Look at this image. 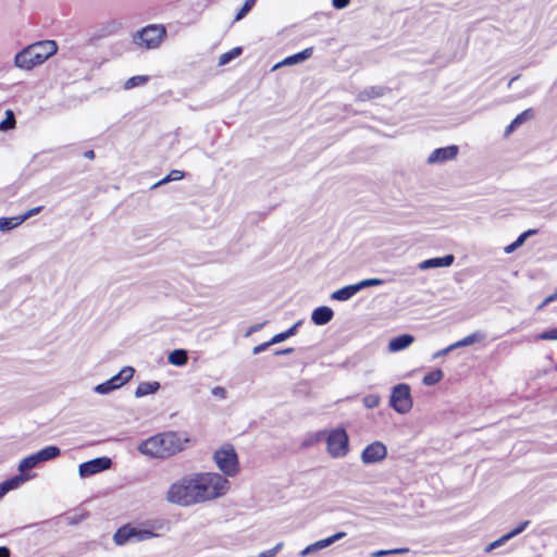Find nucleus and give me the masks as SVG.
I'll list each match as a JSON object with an SVG mask.
<instances>
[{"mask_svg": "<svg viewBox=\"0 0 557 557\" xmlns=\"http://www.w3.org/2000/svg\"><path fill=\"white\" fill-rule=\"evenodd\" d=\"M165 499L180 507L201 504L196 472L186 473L174 481L166 491Z\"/></svg>", "mask_w": 557, "mask_h": 557, "instance_id": "nucleus-1", "label": "nucleus"}, {"mask_svg": "<svg viewBox=\"0 0 557 557\" xmlns=\"http://www.w3.org/2000/svg\"><path fill=\"white\" fill-rule=\"evenodd\" d=\"M57 50L54 40L34 42L15 54L14 65L21 70L30 71L52 57Z\"/></svg>", "mask_w": 557, "mask_h": 557, "instance_id": "nucleus-2", "label": "nucleus"}, {"mask_svg": "<svg viewBox=\"0 0 557 557\" xmlns=\"http://www.w3.org/2000/svg\"><path fill=\"white\" fill-rule=\"evenodd\" d=\"M201 504L224 497L231 490L228 479L218 472H196Z\"/></svg>", "mask_w": 557, "mask_h": 557, "instance_id": "nucleus-3", "label": "nucleus"}, {"mask_svg": "<svg viewBox=\"0 0 557 557\" xmlns=\"http://www.w3.org/2000/svg\"><path fill=\"white\" fill-rule=\"evenodd\" d=\"M213 460L222 475L233 478L239 472L237 454L232 445H223L213 454Z\"/></svg>", "mask_w": 557, "mask_h": 557, "instance_id": "nucleus-4", "label": "nucleus"}, {"mask_svg": "<svg viewBox=\"0 0 557 557\" xmlns=\"http://www.w3.org/2000/svg\"><path fill=\"white\" fill-rule=\"evenodd\" d=\"M327 453L333 458H343L349 450V438L344 429H334L326 437Z\"/></svg>", "mask_w": 557, "mask_h": 557, "instance_id": "nucleus-5", "label": "nucleus"}, {"mask_svg": "<svg viewBox=\"0 0 557 557\" xmlns=\"http://www.w3.org/2000/svg\"><path fill=\"white\" fill-rule=\"evenodd\" d=\"M161 434L163 437V445L168 457L183 451L191 444V438L186 432L170 431Z\"/></svg>", "mask_w": 557, "mask_h": 557, "instance_id": "nucleus-6", "label": "nucleus"}, {"mask_svg": "<svg viewBox=\"0 0 557 557\" xmlns=\"http://www.w3.org/2000/svg\"><path fill=\"white\" fill-rule=\"evenodd\" d=\"M382 284H384V281L382 278H366L356 284L347 285L333 292L331 294V299L337 301H347L363 288L380 286Z\"/></svg>", "mask_w": 557, "mask_h": 557, "instance_id": "nucleus-7", "label": "nucleus"}, {"mask_svg": "<svg viewBox=\"0 0 557 557\" xmlns=\"http://www.w3.org/2000/svg\"><path fill=\"white\" fill-rule=\"evenodd\" d=\"M389 404L398 413H407L412 408L410 387L407 384L396 385L391 395Z\"/></svg>", "mask_w": 557, "mask_h": 557, "instance_id": "nucleus-8", "label": "nucleus"}, {"mask_svg": "<svg viewBox=\"0 0 557 557\" xmlns=\"http://www.w3.org/2000/svg\"><path fill=\"white\" fill-rule=\"evenodd\" d=\"M163 443V437L160 433L141 442L138 446V450L148 457L166 458L168 456Z\"/></svg>", "mask_w": 557, "mask_h": 557, "instance_id": "nucleus-9", "label": "nucleus"}, {"mask_svg": "<svg viewBox=\"0 0 557 557\" xmlns=\"http://www.w3.org/2000/svg\"><path fill=\"white\" fill-rule=\"evenodd\" d=\"M162 44V37H127L125 42L128 51L133 53H144L151 49H157Z\"/></svg>", "mask_w": 557, "mask_h": 557, "instance_id": "nucleus-10", "label": "nucleus"}, {"mask_svg": "<svg viewBox=\"0 0 557 557\" xmlns=\"http://www.w3.org/2000/svg\"><path fill=\"white\" fill-rule=\"evenodd\" d=\"M386 456V446L382 442L375 441L363 448L360 458L364 465H372L384 460Z\"/></svg>", "mask_w": 557, "mask_h": 557, "instance_id": "nucleus-11", "label": "nucleus"}, {"mask_svg": "<svg viewBox=\"0 0 557 557\" xmlns=\"http://www.w3.org/2000/svg\"><path fill=\"white\" fill-rule=\"evenodd\" d=\"M112 461L108 457H99L83 462L78 467V473L82 478H88L101 471L110 469Z\"/></svg>", "mask_w": 557, "mask_h": 557, "instance_id": "nucleus-12", "label": "nucleus"}, {"mask_svg": "<svg viewBox=\"0 0 557 557\" xmlns=\"http://www.w3.org/2000/svg\"><path fill=\"white\" fill-rule=\"evenodd\" d=\"M458 154V147L455 145L437 148L435 149L429 157H428V163L429 164H435V163H443L449 160H453Z\"/></svg>", "mask_w": 557, "mask_h": 557, "instance_id": "nucleus-13", "label": "nucleus"}, {"mask_svg": "<svg viewBox=\"0 0 557 557\" xmlns=\"http://www.w3.org/2000/svg\"><path fill=\"white\" fill-rule=\"evenodd\" d=\"M346 536V533L341 531V532H337L326 539H323V540H320L313 544H310L308 545L306 548H304L300 553L301 556H307V555H310L312 553H315L320 549H323V548H326L327 546L332 545L333 543H335L336 541H339L342 540L343 537Z\"/></svg>", "mask_w": 557, "mask_h": 557, "instance_id": "nucleus-14", "label": "nucleus"}, {"mask_svg": "<svg viewBox=\"0 0 557 557\" xmlns=\"http://www.w3.org/2000/svg\"><path fill=\"white\" fill-rule=\"evenodd\" d=\"M311 54H312V48H307L298 53L286 57L281 62L274 64L272 66L271 71H276L282 66H292L295 64H299V63L306 61L307 59H309L311 57Z\"/></svg>", "mask_w": 557, "mask_h": 557, "instance_id": "nucleus-15", "label": "nucleus"}, {"mask_svg": "<svg viewBox=\"0 0 557 557\" xmlns=\"http://www.w3.org/2000/svg\"><path fill=\"white\" fill-rule=\"evenodd\" d=\"M455 257L453 255H446L444 257H436L423 260L419 263L418 268L422 271L434 269V268H447L454 263Z\"/></svg>", "mask_w": 557, "mask_h": 557, "instance_id": "nucleus-16", "label": "nucleus"}, {"mask_svg": "<svg viewBox=\"0 0 557 557\" xmlns=\"http://www.w3.org/2000/svg\"><path fill=\"white\" fill-rule=\"evenodd\" d=\"M32 478L33 475L30 474H17L7 481H3L0 483V498H2L8 492L17 488Z\"/></svg>", "mask_w": 557, "mask_h": 557, "instance_id": "nucleus-17", "label": "nucleus"}, {"mask_svg": "<svg viewBox=\"0 0 557 557\" xmlns=\"http://www.w3.org/2000/svg\"><path fill=\"white\" fill-rule=\"evenodd\" d=\"M135 369L131 366H125L119 371V373H116L109 380L113 384V387L119 389L125 384H127L133 379Z\"/></svg>", "mask_w": 557, "mask_h": 557, "instance_id": "nucleus-18", "label": "nucleus"}, {"mask_svg": "<svg viewBox=\"0 0 557 557\" xmlns=\"http://www.w3.org/2000/svg\"><path fill=\"white\" fill-rule=\"evenodd\" d=\"M388 92V88L386 87H383V86H370V87H366L363 90H361L358 96H357V99L359 101H369L371 99H376V98H381L383 97L384 95H386Z\"/></svg>", "mask_w": 557, "mask_h": 557, "instance_id": "nucleus-19", "label": "nucleus"}, {"mask_svg": "<svg viewBox=\"0 0 557 557\" xmlns=\"http://www.w3.org/2000/svg\"><path fill=\"white\" fill-rule=\"evenodd\" d=\"M334 317V312L330 307H318L311 313V320L315 325H324Z\"/></svg>", "mask_w": 557, "mask_h": 557, "instance_id": "nucleus-20", "label": "nucleus"}, {"mask_svg": "<svg viewBox=\"0 0 557 557\" xmlns=\"http://www.w3.org/2000/svg\"><path fill=\"white\" fill-rule=\"evenodd\" d=\"M414 342V337L410 334H403L392 338L388 342V350L391 352H397L408 348Z\"/></svg>", "mask_w": 557, "mask_h": 557, "instance_id": "nucleus-21", "label": "nucleus"}, {"mask_svg": "<svg viewBox=\"0 0 557 557\" xmlns=\"http://www.w3.org/2000/svg\"><path fill=\"white\" fill-rule=\"evenodd\" d=\"M161 385L159 382H140L134 392L136 398H141L150 394H154L160 389Z\"/></svg>", "mask_w": 557, "mask_h": 557, "instance_id": "nucleus-22", "label": "nucleus"}, {"mask_svg": "<svg viewBox=\"0 0 557 557\" xmlns=\"http://www.w3.org/2000/svg\"><path fill=\"white\" fill-rule=\"evenodd\" d=\"M133 542H141L156 537L158 534L152 530L139 525H131Z\"/></svg>", "mask_w": 557, "mask_h": 557, "instance_id": "nucleus-23", "label": "nucleus"}, {"mask_svg": "<svg viewBox=\"0 0 557 557\" xmlns=\"http://www.w3.org/2000/svg\"><path fill=\"white\" fill-rule=\"evenodd\" d=\"M132 529L131 524H126L117 529V531L113 535V542L119 545H125L128 542H132Z\"/></svg>", "mask_w": 557, "mask_h": 557, "instance_id": "nucleus-24", "label": "nucleus"}, {"mask_svg": "<svg viewBox=\"0 0 557 557\" xmlns=\"http://www.w3.org/2000/svg\"><path fill=\"white\" fill-rule=\"evenodd\" d=\"M168 361L176 367H183L188 361V355L185 349H174L168 356Z\"/></svg>", "mask_w": 557, "mask_h": 557, "instance_id": "nucleus-25", "label": "nucleus"}, {"mask_svg": "<svg viewBox=\"0 0 557 557\" xmlns=\"http://www.w3.org/2000/svg\"><path fill=\"white\" fill-rule=\"evenodd\" d=\"M60 453H61V450L59 447L47 446V447L40 449L39 451L35 453V455L37 456V459L41 463V462L57 458L60 455Z\"/></svg>", "mask_w": 557, "mask_h": 557, "instance_id": "nucleus-26", "label": "nucleus"}, {"mask_svg": "<svg viewBox=\"0 0 557 557\" xmlns=\"http://www.w3.org/2000/svg\"><path fill=\"white\" fill-rule=\"evenodd\" d=\"M484 338H485V335L482 332H474V333L463 337L462 339L455 342L454 347L456 349L467 347L474 343H479V342L483 341Z\"/></svg>", "mask_w": 557, "mask_h": 557, "instance_id": "nucleus-27", "label": "nucleus"}, {"mask_svg": "<svg viewBox=\"0 0 557 557\" xmlns=\"http://www.w3.org/2000/svg\"><path fill=\"white\" fill-rule=\"evenodd\" d=\"M536 232H537L536 230H528L527 232L520 234L513 243H511L510 245H508L504 248V251L506 253L513 252L516 249H518L519 247H521L524 244V242L527 240L528 237L536 234Z\"/></svg>", "mask_w": 557, "mask_h": 557, "instance_id": "nucleus-28", "label": "nucleus"}, {"mask_svg": "<svg viewBox=\"0 0 557 557\" xmlns=\"http://www.w3.org/2000/svg\"><path fill=\"white\" fill-rule=\"evenodd\" d=\"M23 223L21 215L12 218H0V231L9 232Z\"/></svg>", "mask_w": 557, "mask_h": 557, "instance_id": "nucleus-29", "label": "nucleus"}, {"mask_svg": "<svg viewBox=\"0 0 557 557\" xmlns=\"http://www.w3.org/2000/svg\"><path fill=\"white\" fill-rule=\"evenodd\" d=\"M39 460L35 454L22 459L18 463V471L21 474H27L26 471L36 468L39 465Z\"/></svg>", "mask_w": 557, "mask_h": 557, "instance_id": "nucleus-30", "label": "nucleus"}, {"mask_svg": "<svg viewBox=\"0 0 557 557\" xmlns=\"http://www.w3.org/2000/svg\"><path fill=\"white\" fill-rule=\"evenodd\" d=\"M300 324H301V321H298L293 326H290L288 330H286L285 332L274 335L271 338V343L278 344V343L284 342L288 337L295 335L297 332V329L299 327Z\"/></svg>", "mask_w": 557, "mask_h": 557, "instance_id": "nucleus-31", "label": "nucleus"}, {"mask_svg": "<svg viewBox=\"0 0 557 557\" xmlns=\"http://www.w3.org/2000/svg\"><path fill=\"white\" fill-rule=\"evenodd\" d=\"M240 53H242V48L235 47V48L231 49L230 51L222 53L219 58L218 64L220 66H223V65L230 63L232 60H234L238 55H240Z\"/></svg>", "mask_w": 557, "mask_h": 557, "instance_id": "nucleus-32", "label": "nucleus"}, {"mask_svg": "<svg viewBox=\"0 0 557 557\" xmlns=\"http://www.w3.org/2000/svg\"><path fill=\"white\" fill-rule=\"evenodd\" d=\"M15 115L12 110L5 111V117L0 122V132H7L15 127Z\"/></svg>", "mask_w": 557, "mask_h": 557, "instance_id": "nucleus-33", "label": "nucleus"}, {"mask_svg": "<svg viewBox=\"0 0 557 557\" xmlns=\"http://www.w3.org/2000/svg\"><path fill=\"white\" fill-rule=\"evenodd\" d=\"M148 81H149V76H147V75L133 76L124 83V89L128 90V89L135 88L137 86H143V85L147 84Z\"/></svg>", "mask_w": 557, "mask_h": 557, "instance_id": "nucleus-34", "label": "nucleus"}, {"mask_svg": "<svg viewBox=\"0 0 557 557\" xmlns=\"http://www.w3.org/2000/svg\"><path fill=\"white\" fill-rule=\"evenodd\" d=\"M443 379L442 370L437 369L426 373L422 380L423 384L426 386H432L438 383Z\"/></svg>", "mask_w": 557, "mask_h": 557, "instance_id": "nucleus-35", "label": "nucleus"}, {"mask_svg": "<svg viewBox=\"0 0 557 557\" xmlns=\"http://www.w3.org/2000/svg\"><path fill=\"white\" fill-rule=\"evenodd\" d=\"M534 117V112L532 109H525L524 111H522L520 114H518L512 121L511 123L518 128L520 127L523 123L532 120Z\"/></svg>", "mask_w": 557, "mask_h": 557, "instance_id": "nucleus-36", "label": "nucleus"}, {"mask_svg": "<svg viewBox=\"0 0 557 557\" xmlns=\"http://www.w3.org/2000/svg\"><path fill=\"white\" fill-rule=\"evenodd\" d=\"M408 552H409L408 547H399V548H393V549L374 550L370 555H371V557H384V556L392 555V554H397V555L407 554Z\"/></svg>", "mask_w": 557, "mask_h": 557, "instance_id": "nucleus-37", "label": "nucleus"}, {"mask_svg": "<svg viewBox=\"0 0 557 557\" xmlns=\"http://www.w3.org/2000/svg\"><path fill=\"white\" fill-rule=\"evenodd\" d=\"M149 32L154 33V35L161 36L166 35V29L161 24L148 25L140 30L137 32L136 35H147Z\"/></svg>", "mask_w": 557, "mask_h": 557, "instance_id": "nucleus-38", "label": "nucleus"}, {"mask_svg": "<svg viewBox=\"0 0 557 557\" xmlns=\"http://www.w3.org/2000/svg\"><path fill=\"white\" fill-rule=\"evenodd\" d=\"M116 391L115 387H113V384L111 383L110 380H107L106 382L103 383H100V384H97L95 387H94V392L96 394H99V395H108L112 392Z\"/></svg>", "mask_w": 557, "mask_h": 557, "instance_id": "nucleus-39", "label": "nucleus"}, {"mask_svg": "<svg viewBox=\"0 0 557 557\" xmlns=\"http://www.w3.org/2000/svg\"><path fill=\"white\" fill-rule=\"evenodd\" d=\"M184 177V173L180 170H172L163 180L158 182L154 187L174 182V181H181Z\"/></svg>", "mask_w": 557, "mask_h": 557, "instance_id": "nucleus-40", "label": "nucleus"}, {"mask_svg": "<svg viewBox=\"0 0 557 557\" xmlns=\"http://www.w3.org/2000/svg\"><path fill=\"white\" fill-rule=\"evenodd\" d=\"M380 401L381 397L376 394L366 395L362 399L364 407L368 409L376 408L380 405Z\"/></svg>", "mask_w": 557, "mask_h": 557, "instance_id": "nucleus-41", "label": "nucleus"}, {"mask_svg": "<svg viewBox=\"0 0 557 557\" xmlns=\"http://www.w3.org/2000/svg\"><path fill=\"white\" fill-rule=\"evenodd\" d=\"M537 339L541 341H557V329L542 332L537 335Z\"/></svg>", "mask_w": 557, "mask_h": 557, "instance_id": "nucleus-42", "label": "nucleus"}, {"mask_svg": "<svg viewBox=\"0 0 557 557\" xmlns=\"http://www.w3.org/2000/svg\"><path fill=\"white\" fill-rule=\"evenodd\" d=\"M283 547V543H278L276 544L273 548L271 549H267V550H262L261 553H259V557H274Z\"/></svg>", "mask_w": 557, "mask_h": 557, "instance_id": "nucleus-43", "label": "nucleus"}, {"mask_svg": "<svg viewBox=\"0 0 557 557\" xmlns=\"http://www.w3.org/2000/svg\"><path fill=\"white\" fill-rule=\"evenodd\" d=\"M529 524H530V521L525 520V521L521 522L518 527L512 529L510 532H508L507 534L509 535L510 539H512V537L519 535L520 533H522Z\"/></svg>", "mask_w": 557, "mask_h": 557, "instance_id": "nucleus-44", "label": "nucleus"}, {"mask_svg": "<svg viewBox=\"0 0 557 557\" xmlns=\"http://www.w3.org/2000/svg\"><path fill=\"white\" fill-rule=\"evenodd\" d=\"M255 4V0H246L242 9L236 15V20H240Z\"/></svg>", "mask_w": 557, "mask_h": 557, "instance_id": "nucleus-45", "label": "nucleus"}, {"mask_svg": "<svg viewBox=\"0 0 557 557\" xmlns=\"http://www.w3.org/2000/svg\"><path fill=\"white\" fill-rule=\"evenodd\" d=\"M212 395L220 398L225 399L226 398V389L222 386H215L211 391Z\"/></svg>", "mask_w": 557, "mask_h": 557, "instance_id": "nucleus-46", "label": "nucleus"}, {"mask_svg": "<svg viewBox=\"0 0 557 557\" xmlns=\"http://www.w3.org/2000/svg\"><path fill=\"white\" fill-rule=\"evenodd\" d=\"M271 345H274V343H271V341H269L267 343H262L260 345H257L253 347L252 352H253V355H258V354L267 350Z\"/></svg>", "mask_w": 557, "mask_h": 557, "instance_id": "nucleus-47", "label": "nucleus"}, {"mask_svg": "<svg viewBox=\"0 0 557 557\" xmlns=\"http://www.w3.org/2000/svg\"><path fill=\"white\" fill-rule=\"evenodd\" d=\"M456 348L454 347V343L449 346H447L446 348L444 349H441L438 351H436L434 355H433V359H437V358H441L445 355H447L448 352L455 350Z\"/></svg>", "mask_w": 557, "mask_h": 557, "instance_id": "nucleus-48", "label": "nucleus"}, {"mask_svg": "<svg viewBox=\"0 0 557 557\" xmlns=\"http://www.w3.org/2000/svg\"><path fill=\"white\" fill-rule=\"evenodd\" d=\"M42 207H35L28 211H26L24 214L21 215V218L23 219V222L26 221L27 219H29L30 216L39 213L41 211Z\"/></svg>", "mask_w": 557, "mask_h": 557, "instance_id": "nucleus-49", "label": "nucleus"}, {"mask_svg": "<svg viewBox=\"0 0 557 557\" xmlns=\"http://www.w3.org/2000/svg\"><path fill=\"white\" fill-rule=\"evenodd\" d=\"M350 3V0H332V4L335 9H344Z\"/></svg>", "mask_w": 557, "mask_h": 557, "instance_id": "nucleus-50", "label": "nucleus"}, {"mask_svg": "<svg viewBox=\"0 0 557 557\" xmlns=\"http://www.w3.org/2000/svg\"><path fill=\"white\" fill-rule=\"evenodd\" d=\"M555 300H557V292H556L555 294H553V295H550V296L546 297V298L544 299V301L539 306V309L544 308L545 306H547L548 304H550V302H553V301H555Z\"/></svg>", "mask_w": 557, "mask_h": 557, "instance_id": "nucleus-51", "label": "nucleus"}, {"mask_svg": "<svg viewBox=\"0 0 557 557\" xmlns=\"http://www.w3.org/2000/svg\"><path fill=\"white\" fill-rule=\"evenodd\" d=\"M509 540H511V539L506 533L503 536H500L499 539L495 540L494 542H495L496 547L498 548V547L503 546L505 543H507Z\"/></svg>", "mask_w": 557, "mask_h": 557, "instance_id": "nucleus-52", "label": "nucleus"}, {"mask_svg": "<svg viewBox=\"0 0 557 557\" xmlns=\"http://www.w3.org/2000/svg\"><path fill=\"white\" fill-rule=\"evenodd\" d=\"M516 129H517V127H516L512 123H510V124L506 127V129H505V132H504V136H505V137H508V136H509L512 132H515Z\"/></svg>", "mask_w": 557, "mask_h": 557, "instance_id": "nucleus-53", "label": "nucleus"}, {"mask_svg": "<svg viewBox=\"0 0 557 557\" xmlns=\"http://www.w3.org/2000/svg\"><path fill=\"white\" fill-rule=\"evenodd\" d=\"M263 325H264V323H259V324H255V325H252V326L249 329V331H248L247 335H249V334H251V333H255V332L260 331V330L263 327Z\"/></svg>", "mask_w": 557, "mask_h": 557, "instance_id": "nucleus-54", "label": "nucleus"}, {"mask_svg": "<svg viewBox=\"0 0 557 557\" xmlns=\"http://www.w3.org/2000/svg\"><path fill=\"white\" fill-rule=\"evenodd\" d=\"M0 557H10V549L5 546L0 547Z\"/></svg>", "mask_w": 557, "mask_h": 557, "instance_id": "nucleus-55", "label": "nucleus"}, {"mask_svg": "<svg viewBox=\"0 0 557 557\" xmlns=\"http://www.w3.org/2000/svg\"><path fill=\"white\" fill-rule=\"evenodd\" d=\"M496 545H495V542H492L490 543L485 548H484V552L485 553H491L492 550L496 549Z\"/></svg>", "mask_w": 557, "mask_h": 557, "instance_id": "nucleus-56", "label": "nucleus"}, {"mask_svg": "<svg viewBox=\"0 0 557 557\" xmlns=\"http://www.w3.org/2000/svg\"><path fill=\"white\" fill-rule=\"evenodd\" d=\"M293 350H294L293 348H286V349H283V350H277L275 352V355H286V354L293 352Z\"/></svg>", "mask_w": 557, "mask_h": 557, "instance_id": "nucleus-57", "label": "nucleus"}, {"mask_svg": "<svg viewBox=\"0 0 557 557\" xmlns=\"http://www.w3.org/2000/svg\"><path fill=\"white\" fill-rule=\"evenodd\" d=\"M85 158L87 159H94L95 158V152L94 150H87L85 153H84Z\"/></svg>", "mask_w": 557, "mask_h": 557, "instance_id": "nucleus-58", "label": "nucleus"}, {"mask_svg": "<svg viewBox=\"0 0 557 557\" xmlns=\"http://www.w3.org/2000/svg\"><path fill=\"white\" fill-rule=\"evenodd\" d=\"M515 79H516V77H513V78H511V79L509 81V83H508V87H510V86H511V84H512V82H513Z\"/></svg>", "mask_w": 557, "mask_h": 557, "instance_id": "nucleus-59", "label": "nucleus"}]
</instances>
